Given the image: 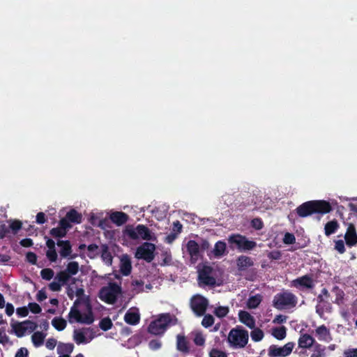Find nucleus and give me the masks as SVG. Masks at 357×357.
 Listing matches in <instances>:
<instances>
[{"mask_svg":"<svg viewBox=\"0 0 357 357\" xmlns=\"http://www.w3.org/2000/svg\"><path fill=\"white\" fill-rule=\"evenodd\" d=\"M332 211L329 202L324 199L307 201L296 208L297 215L301 218H306L312 215L318 217L327 214Z\"/></svg>","mask_w":357,"mask_h":357,"instance_id":"nucleus-1","label":"nucleus"},{"mask_svg":"<svg viewBox=\"0 0 357 357\" xmlns=\"http://www.w3.org/2000/svg\"><path fill=\"white\" fill-rule=\"evenodd\" d=\"M177 319L169 313L160 314L158 319L151 322L149 331L155 335L163 333L168 326L176 324Z\"/></svg>","mask_w":357,"mask_h":357,"instance_id":"nucleus-2","label":"nucleus"},{"mask_svg":"<svg viewBox=\"0 0 357 357\" xmlns=\"http://www.w3.org/2000/svg\"><path fill=\"white\" fill-rule=\"evenodd\" d=\"M298 303L297 297L289 291L277 294L273 301V305L278 310L294 307Z\"/></svg>","mask_w":357,"mask_h":357,"instance_id":"nucleus-3","label":"nucleus"},{"mask_svg":"<svg viewBox=\"0 0 357 357\" xmlns=\"http://www.w3.org/2000/svg\"><path fill=\"white\" fill-rule=\"evenodd\" d=\"M121 292L122 289L119 284L116 282H110L107 287L100 289L99 298L107 304H114Z\"/></svg>","mask_w":357,"mask_h":357,"instance_id":"nucleus-4","label":"nucleus"},{"mask_svg":"<svg viewBox=\"0 0 357 357\" xmlns=\"http://www.w3.org/2000/svg\"><path fill=\"white\" fill-rule=\"evenodd\" d=\"M123 233L132 240H137L139 237L143 240L149 241L151 239L150 229L144 225H138L135 228L132 225H127Z\"/></svg>","mask_w":357,"mask_h":357,"instance_id":"nucleus-5","label":"nucleus"},{"mask_svg":"<svg viewBox=\"0 0 357 357\" xmlns=\"http://www.w3.org/2000/svg\"><path fill=\"white\" fill-rule=\"evenodd\" d=\"M248 332L245 330L231 329L228 335V341L234 347L243 348L248 342Z\"/></svg>","mask_w":357,"mask_h":357,"instance_id":"nucleus-6","label":"nucleus"},{"mask_svg":"<svg viewBox=\"0 0 357 357\" xmlns=\"http://www.w3.org/2000/svg\"><path fill=\"white\" fill-rule=\"evenodd\" d=\"M229 244H235L240 251H248L253 250L257 246V243L248 240L245 236L241 234H232L229 236Z\"/></svg>","mask_w":357,"mask_h":357,"instance_id":"nucleus-7","label":"nucleus"},{"mask_svg":"<svg viewBox=\"0 0 357 357\" xmlns=\"http://www.w3.org/2000/svg\"><path fill=\"white\" fill-rule=\"evenodd\" d=\"M155 246L151 243L145 242L137 248L135 257L137 259H144L151 262L154 259V251Z\"/></svg>","mask_w":357,"mask_h":357,"instance_id":"nucleus-8","label":"nucleus"},{"mask_svg":"<svg viewBox=\"0 0 357 357\" xmlns=\"http://www.w3.org/2000/svg\"><path fill=\"white\" fill-rule=\"evenodd\" d=\"M295 344L289 342L283 347H279L276 344H271L268 349V355L269 357H286L290 355Z\"/></svg>","mask_w":357,"mask_h":357,"instance_id":"nucleus-9","label":"nucleus"},{"mask_svg":"<svg viewBox=\"0 0 357 357\" xmlns=\"http://www.w3.org/2000/svg\"><path fill=\"white\" fill-rule=\"evenodd\" d=\"M208 305V300L201 295H196L190 300V307L197 317L204 315Z\"/></svg>","mask_w":357,"mask_h":357,"instance_id":"nucleus-10","label":"nucleus"},{"mask_svg":"<svg viewBox=\"0 0 357 357\" xmlns=\"http://www.w3.org/2000/svg\"><path fill=\"white\" fill-rule=\"evenodd\" d=\"M290 286L299 290L312 289L314 287V282L312 275H305L293 280Z\"/></svg>","mask_w":357,"mask_h":357,"instance_id":"nucleus-11","label":"nucleus"},{"mask_svg":"<svg viewBox=\"0 0 357 357\" xmlns=\"http://www.w3.org/2000/svg\"><path fill=\"white\" fill-rule=\"evenodd\" d=\"M211 271V267L205 266L199 272V278L206 285L214 286L215 284V279L210 275Z\"/></svg>","mask_w":357,"mask_h":357,"instance_id":"nucleus-12","label":"nucleus"},{"mask_svg":"<svg viewBox=\"0 0 357 357\" xmlns=\"http://www.w3.org/2000/svg\"><path fill=\"white\" fill-rule=\"evenodd\" d=\"M344 238L347 245L349 246H354L357 244V233L354 225L349 224L348 225Z\"/></svg>","mask_w":357,"mask_h":357,"instance_id":"nucleus-13","label":"nucleus"},{"mask_svg":"<svg viewBox=\"0 0 357 357\" xmlns=\"http://www.w3.org/2000/svg\"><path fill=\"white\" fill-rule=\"evenodd\" d=\"M187 252L191 260L196 261L199 257V245L194 240H190L186 245Z\"/></svg>","mask_w":357,"mask_h":357,"instance_id":"nucleus-14","label":"nucleus"},{"mask_svg":"<svg viewBox=\"0 0 357 357\" xmlns=\"http://www.w3.org/2000/svg\"><path fill=\"white\" fill-rule=\"evenodd\" d=\"M109 218L117 226H121L128 222L129 215L122 211H116L110 214Z\"/></svg>","mask_w":357,"mask_h":357,"instance_id":"nucleus-15","label":"nucleus"},{"mask_svg":"<svg viewBox=\"0 0 357 357\" xmlns=\"http://www.w3.org/2000/svg\"><path fill=\"white\" fill-rule=\"evenodd\" d=\"M253 265L252 259L248 256L241 255L236 259V266L239 271H244Z\"/></svg>","mask_w":357,"mask_h":357,"instance_id":"nucleus-16","label":"nucleus"},{"mask_svg":"<svg viewBox=\"0 0 357 357\" xmlns=\"http://www.w3.org/2000/svg\"><path fill=\"white\" fill-rule=\"evenodd\" d=\"M238 318L240 321L248 328H254L255 327V319L248 312L241 310L238 312Z\"/></svg>","mask_w":357,"mask_h":357,"instance_id":"nucleus-17","label":"nucleus"},{"mask_svg":"<svg viewBox=\"0 0 357 357\" xmlns=\"http://www.w3.org/2000/svg\"><path fill=\"white\" fill-rule=\"evenodd\" d=\"M56 244L61 248L59 253L62 257L66 258L70 256L72 252V245L69 241L59 240Z\"/></svg>","mask_w":357,"mask_h":357,"instance_id":"nucleus-18","label":"nucleus"},{"mask_svg":"<svg viewBox=\"0 0 357 357\" xmlns=\"http://www.w3.org/2000/svg\"><path fill=\"white\" fill-rule=\"evenodd\" d=\"M124 321L126 323L130 325H137L139 323L140 321V315L137 312H132L128 310L124 316Z\"/></svg>","mask_w":357,"mask_h":357,"instance_id":"nucleus-19","label":"nucleus"},{"mask_svg":"<svg viewBox=\"0 0 357 357\" xmlns=\"http://www.w3.org/2000/svg\"><path fill=\"white\" fill-rule=\"evenodd\" d=\"M314 342V338L309 334L301 335L298 339V346L303 349H307L312 346Z\"/></svg>","mask_w":357,"mask_h":357,"instance_id":"nucleus-20","label":"nucleus"},{"mask_svg":"<svg viewBox=\"0 0 357 357\" xmlns=\"http://www.w3.org/2000/svg\"><path fill=\"white\" fill-rule=\"evenodd\" d=\"M66 217L71 223L80 224L82 222V215L74 208L67 212Z\"/></svg>","mask_w":357,"mask_h":357,"instance_id":"nucleus-21","label":"nucleus"},{"mask_svg":"<svg viewBox=\"0 0 357 357\" xmlns=\"http://www.w3.org/2000/svg\"><path fill=\"white\" fill-rule=\"evenodd\" d=\"M120 271L123 275L128 276L130 274L132 265L130 260L128 257H124L121 259Z\"/></svg>","mask_w":357,"mask_h":357,"instance_id":"nucleus-22","label":"nucleus"},{"mask_svg":"<svg viewBox=\"0 0 357 357\" xmlns=\"http://www.w3.org/2000/svg\"><path fill=\"white\" fill-rule=\"evenodd\" d=\"M227 245L222 241H218L215 243L212 252L215 257H220L225 254Z\"/></svg>","mask_w":357,"mask_h":357,"instance_id":"nucleus-23","label":"nucleus"},{"mask_svg":"<svg viewBox=\"0 0 357 357\" xmlns=\"http://www.w3.org/2000/svg\"><path fill=\"white\" fill-rule=\"evenodd\" d=\"M347 209H349V211H352V212H356L357 211V204H356L354 203L348 202V203H347L346 206H337V212L339 213L340 216L341 217L342 220L347 219L344 216V213L343 211H347Z\"/></svg>","mask_w":357,"mask_h":357,"instance_id":"nucleus-24","label":"nucleus"},{"mask_svg":"<svg viewBox=\"0 0 357 357\" xmlns=\"http://www.w3.org/2000/svg\"><path fill=\"white\" fill-rule=\"evenodd\" d=\"M74 345L72 343H63L59 342L57 347V353L59 354H68L69 355L73 351Z\"/></svg>","mask_w":357,"mask_h":357,"instance_id":"nucleus-25","label":"nucleus"},{"mask_svg":"<svg viewBox=\"0 0 357 357\" xmlns=\"http://www.w3.org/2000/svg\"><path fill=\"white\" fill-rule=\"evenodd\" d=\"M79 301L78 299L74 302V306L71 307L68 314L69 321L70 323L73 322V319H74L77 322H78V320H80L81 319L82 313L78 309L75 307V306L79 304Z\"/></svg>","mask_w":357,"mask_h":357,"instance_id":"nucleus-26","label":"nucleus"},{"mask_svg":"<svg viewBox=\"0 0 357 357\" xmlns=\"http://www.w3.org/2000/svg\"><path fill=\"white\" fill-rule=\"evenodd\" d=\"M101 257L102 260L108 265H111L112 263V256L109 251L107 245L102 244L101 245Z\"/></svg>","mask_w":357,"mask_h":357,"instance_id":"nucleus-27","label":"nucleus"},{"mask_svg":"<svg viewBox=\"0 0 357 357\" xmlns=\"http://www.w3.org/2000/svg\"><path fill=\"white\" fill-rule=\"evenodd\" d=\"M272 335L278 340L284 339L287 335L286 327L282 326L280 327L273 328L272 329Z\"/></svg>","mask_w":357,"mask_h":357,"instance_id":"nucleus-28","label":"nucleus"},{"mask_svg":"<svg viewBox=\"0 0 357 357\" xmlns=\"http://www.w3.org/2000/svg\"><path fill=\"white\" fill-rule=\"evenodd\" d=\"M25 324L23 322H17L12 324V328L17 337H22L24 335L26 328H25Z\"/></svg>","mask_w":357,"mask_h":357,"instance_id":"nucleus-29","label":"nucleus"},{"mask_svg":"<svg viewBox=\"0 0 357 357\" xmlns=\"http://www.w3.org/2000/svg\"><path fill=\"white\" fill-rule=\"evenodd\" d=\"M177 349L184 353L189 352L188 343L184 336L177 337Z\"/></svg>","mask_w":357,"mask_h":357,"instance_id":"nucleus-30","label":"nucleus"},{"mask_svg":"<svg viewBox=\"0 0 357 357\" xmlns=\"http://www.w3.org/2000/svg\"><path fill=\"white\" fill-rule=\"evenodd\" d=\"M70 277H71L70 274H68V273H67V271H66L64 270V271H61L59 273H57L56 275L55 276L54 280L59 282L63 286L68 283V282L70 279Z\"/></svg>","mask_w":357,"mask_h":357,"instance_id":"nucleus-31","label":"nucleus"},{"mask_svg":"<svg viewBox=\"0 0 357 357\" xmlns=\"http://www.w3.org/2000/svg\"><path fill=\"white\" fill-rule=\"evenodd\" d=\"M52 326L59 331H61L66 327V321L61 317H54L52 321Z\"/></svg>","mask_w":357,"mask_h":357,"instance_id":"nucleus-32","label":"nucleus"},{"mask_svg":"<svg viewBox=\"0 0 357 357\" xmlns=\"http://www.w3.org/2000/svg\"><path fill=\"white\" fill-rule=\"evenodd\" d=\"M45 335L40 331L35 332L31 336V340L35 347H39L44 342Z\"/></svg>","mask_w":357,"mask_h":357,"instance_id":"nucleus-33","label":"nucleus"},{"mask_svg":"<svg viewBox=\"0 0 357 357\" xmlns=\"http://www.w3.org/2000/svg\"><path fill=\"white\" fill-rule=\"evenodd\" d=\"M252 329V331L250 333V336H251L252 340L254 342L261 341L264 338V333L263 331L259 328H255V327Z\"/></svg>","mask_w":357,"mask_h":357,"instance_id":"nucleus-34","label":"nucleus"},{"mask_svg":"<svg viewBox=\"0 0 357 357\" xmlns=\"http://www.w3.org/2000/svg\"><path fill=\"white\" fill-rule=\"evenodd\" d=\"M261 301V298L260 295L252 296L248 301V306L250 309H255L259 306Z\"/></svg>","mask_w":357,"mask_h":357,"instance_id":"nucleus-35","label":"nucleus"},{"mask_svg":"<svg viewBox=\"0 0 357 357\" xmlns=\"http://www.w3.org/2000/svg\"><path fill=\"white\" fill-rule=\"evenodd\" d=\"M70 274V276L76 275L79 271V264L77 261H70L68 264L66 269L65 270Z\"/></svg>","mask_w":357,"mask_h":357,"instance_id":"nucleus-36","label":"nucleus"},{"mask_svg":"<svg viewBox=\"0 0 357 357\" xmlns=\"http://www.w3.org/2000/svg\"><path fill=\"white\" fill-rule=\"evenodd\" d=\"M73 339L77 344L87 342L84 333L77 330L74 331Z\"/></svg>","mask_w":357,"mask_h":357,"instance_id":"nucleus-37","label":"nucleus"},{"mask_svg":"<svg viewBox=\"0 0 357 357\" xmlns=\"http://www.w3.org/2000/svg\"><path fill=\"white\" fill-rule=\"evenodd\" d=\"M94 321L93 312L89 309V311L87 314H82L80 320H78V323L86 324H91Z\"/></svg>","mask_w":357,"mask_h":357,"instance_id":"nucleus-38","label":"nucleus"},{"mask_svg":"<svg viewBox=\"0 0 357 357\" xmlns=\"http://www.w3.org/2000/svg\"><path fill=\"white\" fill-rule=\"evenodd\" d=\"M88 257L90 259H94L99 255L98 246L96 244H90L87 246Z\"/></svg>","mask_w":357,"mask_h":357,"instance_id":"nucleus-39","label":"nucleus"},{"mask_svg":"<svg viewBox=\"0 0 357 357\" xmlns=\"http://www.w3.org/2000/svg\"><path fill=\"white\" fill-rule=\"evenodd\" d=\"M112 321L109 317L103 318L102 319L100 320L99 323L100 328L104 331L109 330L112 327Z\"/></svg>","mask_w":357,"mask_h":357,"instance_id":"nucleus-40","label":"nucleus"},{"mask_svg":"<svg viewBox=\"0 0 357 357\" xmlns=\"http://www.w3.org/2000/svg\"><path fill=\"white\" fill-rule=\"evenodd\" d=\"M66 231H63L61 228L54 227L50 231V234L54 238H63L66 236Z\"/></svg>","mask_w":357,"mask_h":357,"instance_id":"nucleus-41","label":"nucleus"},{"mask_svg":"<svg viewBox=\"0 0 357 357\" xmlns=\"http://www.w3.org/2000/svg\"><path fill=\"white\" fill-rule=\"evenodd\" d=\"M54 275V272L50 268H43L40 271V275L43 280H50Z\"/></svg>","mask_w":357,"mask_h":357,"instance_id":"nucleus-42","label":"nucleus"},{"mask_svg":"<svg viewBox=\"0 0 357 357\" xmlns=\"http://www.w3.org/2000/svg\"><path fill=\"white\" fill-rule=\"evenodd\" d=\"M229 312L228 307L219 306L214 310V314L219 318H223L227 316Z\"/></svg>","mask_w":357,"mask_h":357,"instance_id":"nucleus-43","label":"nucleus"},{"mask_svg":"<svg viewBox=\"0 0 357 357\" xmlns=\"http://www.w3.org/2000/svg\"><path fill=\"white\" fill-rule=\"evenodd\" d=\"M214 324V317L210 314H207L204 316V318L202 321V325L204 328H209Z\"/></svg>","mask_w":357,"mask_h":357,"instance_id":"nucleus-44","label":"nucleus"},{"mask_svg":"<svg viewBox=\"0 0 357 357\" xmlns=\"http://www.w3.org/2000/svg\"><path fill=\"white\" fill-rule=\"evenodd\" d=\"M316 333L319 339H326L328 335V330L325 326H321L316 329Z\"/></svg>","mask_w":357,"mask_h":357,"instance_id":"nucleus-45","label":"nucleus"},{"mask_svg":"<svg viewBox=\"0 0 357 357\" xmlns=\"http://www.w3.org/2000/svg\"><path fill=\"white\" fill-rule=\"evenodd\" d=\"M325 234L329 236L335 232V220L329 221L325 225Z\"/></svg>","mask_w":357,"mask_h":357,"instance_id":"nucleus-46","label":"nucleus"},{"mask_svg":"<svg viewBox=\"0 0 357 357\" xmlns=\"http://www.w3.org/2000/svg\"><path fill=\"white\" fill-rule=\"evenodd\" d=\"M22 223L21 221L14 220L10 224L9 228L13 231V233L15 234L22 228Z\"/></svg>","mask_w":357,"mask_h":357,"instance_id":"nucleus-47","label":"nucleus"},{"mask_svg":"<svg viewBox=\"0 0 357 357\" xmlns=\"http://www.w3.org/2000/svg\"><path fill=\"white\" fill-rule=\"evenodd\" d=\"M283 242L287 245L294 244L296 242L295 236L291 233H286L283 238Z\"/></svg>","mask_w":357,"mask_h":357,"instance_id":"nucleus-48","label":"nucleus"},{"mask_svg":"<svg viewBox=\"0 0 357 357\" xmlns=\"http://www.w3.org/2000/svg\"><path fill=\"white\" fill-rule=\"evenodd\" d=\"M209 357H227V355L225 351L213 348L209 352Z\"/></svg>","mask_w":357,"mask_h":357,"instance_id":"nucleus-49","label":"nucleus"},{"mask_svg":"<svg viewBox=\"0 0 357 357\" xmlns=\"http://www.w3.org/2000/svg\"><path fill=\"white\" fill-rule=\"evenodd\" d=\"M24 324H25V328H26V331H28L29 333L34 331L38 327V325L36 322L30 320L24 321Z\"/></svg>","mask_w":357,"mask_h":357,"instance_id":"nucleus-50","label":"nucleus"},{"mask_svg":"<svg viewBox=\"0 0 357 357\" xmlns=\"http://www.w3.org/2000/svg\"><path fill=\"white\" fill-rule=\"evenodd\" d=\"M59 225L60 228L66 231L68 229L71 227L70 222L66 217L61 218L59 222Z\"/></svg>","mask_w":357,"mask_h":357,"instance_id":"nucleus-51","label":"nucleus"},{"mask_svg":"<svg viewBox=\"0 0 357 357\" xmlns=\"http://www.w3.org/2000/svg\"><path fill=\"white\" fill-rule=\"evenodd\" d=\"M46 256L51 262H55L57 260V253L55 249L47 250Z\"/></svg>","mask_w":357,"mask_h":357,"instance_id":"nucleus-52","label":"nucleus"},{"mask_svg":"<svg viewBox=\"0 0 357 357\" xmlns=\"http://www.w3.org/2000/svg\"><path fill=\"white\" fill-rule=\"evenodd\" d=\"M29 310L33 314H39L42 309L36 303H29L28 305Z\"/></svg>","mask_w":357,"mask_h":357,"instance_id":"nucleus-53","label":"nucleus"},{"mask_svg":"<svg viewBox=\"0 0 357 357\" xmlns=\"http://www.w3.org/2000/svg\"><path fill=\"white\" fill-rule=\"evenodd\" d=\"M194 342L197 346H203L205 343V338L202 333H197L194 338Z\"/></svg>","mask_w":357,"mask_h":357,"instance_id":"nucleus-54","label":"nucleus"},{"mask_svg":"<svg viewBox=\"0 0 357 357\" xmlns=\"http://www.w3.org/2000/svg\"><path fill=\"white\" fill-rule=\"evenodd\" d=\"M267 257L271 260H278L282 257V253L280 250H273L269 252Z\"/></svg>","mask_w":357,"mask_h":357,"instance_id":"nucleus-55","label":"nucleus"},{"mask_svg":"<svg viewBox=\"0 0 357 357\" xmlns=\"http://www.w3.org/2000/svg\"><path fill=\"white\" fill-rule=\"evenodd\" d=\"M9 341V337L6 333V329L4 328H0V344H6Z\"/></svg>","mask_w":357,"mask_h":357,"instance_id":"nucleus-56","label":"nucleus"},{"mask_svg":"<svg viewBox=\"0 0 357 357\" xmlns=\"http://www.w3.org/2000/svg\"><path fill=\"white\" fill-rule=\"evenodd\" d=\"M9 232V227H7L5 224L0 225V239L4 238Z\"/></svg>","mask_w":357,"mask_h":357,"instance_id":"nucleus-57","label":"nucleus"},{"mask_svg":"<svg viewBox=\"0 0 357 357\" xmlns=\"http://www.w3.org/2000/svg\"><path fill=\"white\" fill-rule=\"evenodd\" d=\"M26 260L31 264H36L37 262V256L34 252H29L26 255Z\"/></svg>","mask_w":357,"mask_h":357,"instance_id":"nucleus-58","label":"nucleus"},{"mask_svg":"<svg viewBox=\"0 0 357 357\" xmlns=\"http://www.w3.org/2000/svg\"><path fill=\"white\" fill-rule=\"evenodd\" d=\"M61 286L62 284L59 282L54 280V281L50 283L49 288L53 291H59L61 289Z\"/></svg>","mask_w":357,"mask_h":357,"instance_id":"nucleus-59","label":"nucleus"},{"mask_svg":"<svg viewBox=\"0 0 357 357\" xmlns=\"http://www.w3.org/2000/svg\"><path fill=\"white\" fill-rule=\"evenodd\" d=\"M183 229V225L181 224V222L178 220H176L173 222L172 226V232H175L178 235L180 233H181Z\"/></svg>","mask_w":357,"mask_h":357,"instance_id":"nucleus-60","label":"nucleus"},{"mask_svg":"<svg viewBox=\"0 0 357 357\" xmlns=\"http://www.w3.org/2000/svg\"><path fill=\"white\" fill-rule=\"evenodd\" d=\"M251 223L252 226L256 229H261L264 226L263 222L260 218H254Z\"/></svg>","mask_w":357,"mask_h":357,"instance_id":"nucleus-61","label":"nucleus"},{"mask_svg":"<svg viewBox=\"0 0 357 357\" xmlns=\"http://www.w3.org/2000/svg\"><path fill=\"white\" fill-rule=\"evenodd\" d=\"M29 356V351L25 347H21L19 349L16 354L15 357H28Z\"/></svg>","mask_w":357,"mask_h":357,"instance_id":"nucleus-62","label":"nucleus"},{"mask_svg":"<svg viewBox=\"0 0 357 357\" xmlns=\"http://www.w3.org/2000/svg\"><path fill=\"white\" fill-rule=\"evenodd\" d=\"M178 237V235L175 232H171L165 237V242L167 243L171 244Z\"/></svg>","mask_w":357,"mask_h":357,"instance_id":"nucleus-63","label":"nucleus"},{"mask_svg":"<svg viewBox=\"0 0 357 357\" xmlns=\"http://www.w3.org/2000/svg\"><path fill=\"white\" fill-rule=\"evenodd\" d=\"M344 357H357V349H348L344 352Z\"/></svg>","mask_w":357,"mask_h":357,"instance_id":"nucleus-64","label":"nucleus"}]
</instances>
